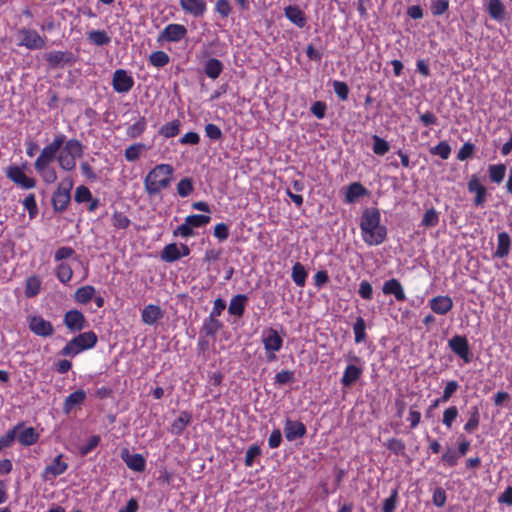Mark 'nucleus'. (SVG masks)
<instances>
[{
	"label": "nucleus",
	"mask_w": 512,
	"mask_h": 512,
	"mask_svg": "<svg viewBox=\"0 0 512 512\" xmlns=\"http://www.w3.org/2000/svg\"><path fill=\"white\" fill-rule=\"evenodd\" d=\"M359 227L361 238L368 246H379L387 239L388 230L381 224V213L378 208H366L360 217Z\"/></svg>",
	"instance_id": "obj_1"
},
{
	"label": "nucleus",
	"mask_w": 512,
	"mask_h": 512,
	"mask_svg": "<svg viewBox=\"0 0 512 512\" xmlns=\"http://www.w3.org/2000/svg\"><path fill=\"white\" fill-rule=\"evenodd\" d=\"M174 167L168 163L155 165L143 180L144 190L148 196H156L169 188L174 178Z\"/></svg>",
	"instance_id": "obj_2"
},
{
	"label": "nucleus",
	"mask_w": 512,
	"mask_h": 512,
	"mask_svg": "<svg viewBox=\"0 0 512 512\" xmlns=\"http://www.w3.org/2000/svg\"><path fill=\"white\" fill-rule=\"evenodd\" d=\"M74 182L70 176L63 178L53 192L51 203L55 212H64L71 201Z\"/></svg>",
	"instance_id": "obj_3"
},
{
	"label": "nucleus",
	"mask_w": 512,
	"mask_h": 512,
	"mask_svg": "<svg viewBox=\"0 0 512 512\" xmlns=\"http://www.w3.org/2000/svg\"><path fill=\"white\" fill-rule=\"evenodd\" d=\"M65 140L66 136L64 134L56 135L53 141L41 150L40 155L34 163L35 170H42L46 166L51 165V163L57 159V153Z\"/></svg>",
	"instance_id": "obj_4"
},
{
	"label": "nucleus",
	"mask_w": 512,
	"mask_h": 512,
	"mask_svg": "<svg viewBox=\"0 0 512 512\" xmlns=\"http://www.w3.org/2000/svg\"><path fill=\"white\" fill-rule=\"evenodd\" d=\"M261 342L264 346L267 361H275L277 359L276 353L279 352L283 347L282 336L276 329L269 327L263 330Z\"/></svg>",
	"instance_id": "obj_5"
},
{
	"label": "nucleus",
	"mask_w": 512,
	"mask_h": 512,
	"mask_svg": "<svg viewBox=\"0 0 512 512\" xmlns=\"http://www.w3.org/2000/svg\"><path fill=\"white\" fill-rule=\"evenodd\" d=\"M19 42L17 46L25 47L29 50H41L46 46V37L41 36L37 30L22 27L17 32Z\"/></svg>",
	"instance_id": "obj_6"
},
{
	"label": "nucleus",
	"mask_w": 512,
	"mask_h": 512,
	"mask_svg": "<svg viewBox=\"0 0 512 512\" xmlns=\"http://www.w3.org/2000/svg\"><path fill=\"white\" fill-rule=\"evenodd\" d=\"M26 320L29 330L36 336L48 338L55 333L52 323L41 315H29Z\"/></svg>",
	"instance_id": "obj_7"
},
{
	"label": "nucleus",
	"mask_w": 512,
	"mask_h": 512,
	"mask_svg": "<svg viewBox=\"0 0 512 512\" xmlns=\"http://www.w3.org/2000/svg\"><path fill=\"white\" fill-rule=\"evenodd\" d=\"M6 177L22 189H33L36 187V180L28 177L23 168L17 165H10L5 170Z\"/></svg>",
	"instance_id": "obj_8"
},
{
	"label": "nucleus",
	"mask_w": 512,
	"mask_h": 512,
	"mask_svg": "<svg viewBox=\"0 0 512 512\" xmlns=\"http://www.w3.org/2000/svg\"><path fill=\"white\" fill-rule=\"evenodd\" d=\"M448 347L457 355L464 363H470L472 360V353L470 351L469 342L464 335H454L448 341Z\"/></svg>",
	"instance_id": "obj_9"
},
{
	"label": "nucleus",
	"mask_w": 512,
	"mask_h": 512,
	"mask_svg": "<svg viewBox=\"0 0 512 512\" xmlns=\"http://www.w3.org/2000/svg\"><path fill=\"white\" fill-rule=\"evenodd\" d=\"M187 35V29L182 24L171 23L168 24L158 35L157 41L159 43L169 42L176 43L181 41Z\"/></svg>",
	"instance_id": "obj_10"
},
{
	"label": "nucleus",
	"mask_w": 512,
	"mask_h": 512,
	"mask_svg": "<svg viewBox=\"0 0 512 512\" xmlns=\"http://www.w3.org/2000/svg\"><path fill=\"white\" fill-rule=\"evenodd\" d=\"M134 78L125 69H116L112 75L113 90L120 94L128 93L134 86Z\"/></svg>",
	"instance_id": "obj_11"
},
{
	"label": "nucleus",
	"mask_w": 512,
	"mask_h": 512,
	"mask_svg": "<svg viewBox=\"0 0 512 512\" xmlns=\"http://www.w3.org/2000/svg\"><path fill=\"white\" fill-rule=\"evenodd\" d=\"M467 190L469 193L475 194L473 204L476 207H483L486 202L487 189L480 182L477 175H472L467 183Z\"/></svg>",
	"instance_id": "obj_12"
},
{
	"label": "nucleus",
	"mask_w": 512,
	"mask_h": 512,
	"mask_svg": "<svg viewBox=\"0 0 512 512\" xmlns=\"http://www.w3.org/2000/svg\"><path fill=\"white\" fill-rule=\"evenodd\" d=\"M63 323L69 331L78 332L86 327L87 321L81 311L73 309L64 314Z\"/></svg>",
	"instance_id": "obj_13"
},
{
	"label": "nucleus",
	"mask_w": 512,
	"mask_h": 512,
	"mask_svg": "<svg viewBox=\"0 0 512 512\" xmlns=\"http://www.w3.org/2000/svg\"><path fill=\"white\" fill-rule=\"evenodd\" d=\"M428 304L432 312L438 315H446L454 306L452 298L448 295L434 296Z\"/></svg>",
	"instance_id": "obj_14"
},
{
	"label": "nucleus",
	"mask_w": 512,
	"mask_h": 512,
	"mask_svg": "<svg viewBox=\"0 0 512 512\" xmlns=\"http://www.w3.org/2000/svg\"><path fill=\"white\" fill-rule=\"evenodd\" d=\"M307 428L304 423L289 418L285 421L284 435L288 441H294L305 436Z\"/></svg>",
	"instance_id": "obj_15"
},
{
	"label": "nucleus",
	"mask_w": 512,
	"mask_h": 512,
	"mask_svg": "<svg viewBox=\"0 0 512 512\" xmlns=\"http://www.w3.org/2000/svg\"><path fill=\"white\" fill-rule=\"evenodd\" d=\"M363 371L364 369L361 365L347 364L340 379L342 386L346 388L351 387L362 377Z\"/></svg>",
	"instance_id": "obj_16"
},
{
	"label": "nucleus",
	"mask_w": 512,
	"mask_h": 512,
	"mask_svg": "<svg viewBox=\"0 0 512 512\" xmlns=\"http://www.w3.org/2000/svg\"><path fill=\"white\" fill-rule=\"evenodd\" d=\"M179 4L182 10L195 18L202 17L207 10L205 0H180Z\"/></svg>",
	"instance_id": "obj_17"
},
{
	"label": "nucleus",
	"mask_w": 512,
	"mask_h": 512,
	"mask_svg": "<svg viewBox=\"0 0 512 512\" xmlns=\"http://www.w3.org/2000/svg\"><path fill=\"white\" fill-rule=\"evenodd\" d=\"M68 468V464L63 461V455L60 454L54 458L51 464L47 465L43 471V478L45 480L54 479L62 475Z\"/></svg>",
	"instance_id": "obj_18"
},
{
	"label": "nucleus",
	"mask_w": 512,
	"mask_h": 512,
	"mask_svg": "<svg viewBox=\"0 0 512 512\" xmlns=\"http://www.w3.org/2000/svg\"><path fill=\"white\" fill-rule=\"evenodd\" d=\"M382 292L385 295H393L399 302L406 300V294L401 282L396 278H391L384 282Z\"/></svg>",
	"instance_id": "obj_19"
},
{
	"label": "nucleus",
	"mask_w": 512,
	"mask_h": 512,
	"mask_svg": "<svg viewBox=\"0 0 512 512\" xmlns=\"http://www.w3.org/2000/svg\"><path fill=\"white\" fill-rule=\"evenodd\" d=\"M122 459L127 467L135 472H143L146 468V460L139 453L130 454L128 449L122 452Z\"/></svg>",
	"instance_id": "obj_20"
},
{
	"label": "nucleus",
	"mask_w": 512,
	"mask_h": 512,
	"mask_svg": "<svg viewBox=\"0 0 512 512\" xmlns=\"http://www.w3.org/2000/svg\"><path fill=\"white\" fill-rule=\"evenodd\" d=\"M164 313L159 305L148 304L141 311V320L146 325H154L162 319Z\"/></svg>",
	"instance_id": "obj_21"
},
{
	"label": "nucleus",
	"mask_w": 512,
	"mask_h": 512,
	"mask_svg": "<svg viewBox=\"0 0 512 512\" xmlns=\"http://www.w3.org/2000/svg\"><path fill=\"white\" fill-rule=\"evenodd\" d=\"M16 439L22 446H32L39 439V433L33 427H26L23 423V427L17 430Z\"/></svg>",
	"instance_id": "obj_22"
},
{
	"label": "nucleus",
	"mask_w": 512,
	"mask_h": 512,
	"mask_svg": "<svg viewBox=\"0 0 512 512\" xmlns=\"http://www.w3.org/2000/svg\"><path fill=\"white\" fill-rule=\"evenodd\" d=\"M44 58L51 68H57L72 62V54L66 51H52L46 53Z\"/></svg>",
	"instance_id": "obj_23"
},
{
	"label": "nucleus",
	"mask_w": 512,
	"mask_h": 512,
	"mask_svg": "<svg viewBox=\"0 0 512 512\" xmlns=\"http://www.w3.org/2000/svg\"><path fill=\"white\" fill-rule=\"evenodd\" d=\"M284 12L286 18L298 28H303L307 24L305 13L298 6L289 5Z\"/></svg>",
	"instance_id": "obj_24"
},
{
	"label": "nucleus",
	"mask_w": 512,
	"mask_h": 512,
	"mask_svg": "<svg viewBox=\"0 0 512 512\" xmlns=\"http://www.w3.org/2000/svg\"><path fill=\"white\" fill-rule=\"evenodd\" d=\"M86 399V392L82 389H78L69 394L63 403V411L69 414L75 406L81 405Z\"/></svg>",
	"instance_id": "obj_25"
},
{
	"label": "nucleus",
	"mask_w": 512,
	"mask_h": 512,
	"mask_svg": "<svg viewBox=\"0 0 512 512\" xmlns=\"http://www.w3.org/2000/svg\"><path fill=\"white\" fill-rule=\"evenodd\" d=\"M192 415L190 412L182 411L179 416L171 423L170 431L173 435L180 436L186 427L191 423Z\"/></svg>",
	"instance_id": "obj_26"
},
{
	"label": "nucleus",
	"mask_w": 512,
	"mask_h": 512,
	"mask_svg": "<svg viewBox=\"0 0 512 512\" xmlns=\"http://www.w3.org/2000/svg\"><path fill=\"white\" fill-rule=\"evenodd\" d=\"M367 194L368 190L360 182H353L346 189L345 202L348 204L354 203L358 198Z\"/></svg>",
	"instance_id": "obj_27"
},
{
	"label": "nucleus",
	"mask_w": 512,
	"mask_h": 512,
	"mask_svg": "<svg viewBox=\"0 0 512 512\" xmlns=\"http://www.w3.org/2000/svg\"><path fill=\"white\" fill-rule=\"evenodd\" d=\"M248 297L245 294H237L230 300L228 312L231 315L241 317L245 312V305Z\"/></svg>",
	"instance_id": "obj_28"
},
{
	"label": "nucleus",
	"mask_w": 512,
	"mask_h": 512,
	"mask_svg": "<svg viewBox=\"0 0 512 512\" xmlns=\"http://www.w3.org/2000/svg\"><path fill=\"white\" fill-rule=\"evenodd\" d=\"M511 247V239L507 232H500L497 235V248L494 257L505 258L508 256Z\"/></svg>",
	"instance_id": "obj_29"
},
{
	"label": "nucleus",
	"mask_w": 512,
	"mask_h": 512,
	"mask_svg": "<svg viewBox=\"0 0 512 512\" xmlns=\"http://www.w3.org/2000/svg\"><path fill=\"white\" fill-rule=\"evenodd\" d=\"M487 12L497 22H502L506 18V9L501 0H489Z\"/></svg>",
	"instance_id": "obj_30"
},
{
	"label": "nucleus",
	"mask_w": 512,
	"mask_h": 512,
	"mask_svg": "<svg viewBox=\"0 0 512 512\" xmlns=\"http://www.w3.org/2000/svg\"><path fill=\"white\" fill-rule=\"evenodd\" d=\"M222 328L223 323L218 318L208 316L203 322L201 333H204L207 337L214 338Z\"/></svg>",
	"instance_id": "obj_31"
},
{
	"label": "nucleus",
	"mask_w": 512,
	"mask_h": 512,
	"mask_svg": "<svg viewBox=\"0 0 512 512\" xmlns=\"http://www.w3.org/2000/svg\"><path fill=\"white\" fill-rule=\"evenodd\" d=\"M480 425V411L478 406H471L468 411V420L463 426L466 433H474Z\"/></svg>",
	"instance_id": "obj_32"
},
{
	"label": "nucleus",
	"mask_w": 512,
	"mask_h": 512,
	"mask_svg": "<svg viewBox=\"0 0 512 512\" xmlns=\"http://www.w3.org/2000/svg\"><path fill=\"white\" fill-rule=\"evenodd\" d=\"M96 294V289L92 285L79 287L74 293V300L80 304H87Z\"/></svg>",
	"instance_id": "obj_33"
},
{
	"label": "nucleus",
	"mask_w": 512,
	"mask_h": 512,
	"mask_svg": "<svg viewBox=\"0 0 512 512\" xmlns=\"http://www.w3.org/2000/svg\"><path fill=\"white\" fill-rule=\"evenodd\" d=\"M147 128V121L144 116L138 117V119L132 125L126 129V136L130 139H137L143 135Z\"/></svg>",
	"instance_id": "obj_34"
},
{
	"label": "nucleus",
	"mask_w": 512,
	"mask_h": 512,
	"mask_svg": "<svg viewBox=\"0 0 512 512\" xmlns=\"http://www.w3.org/2000/svg\"><path fill=\"white\" fill-rule=\"evenodd\" d=\"M506 165L503 163L488 165V176L492 183L500 184L503 182L506 175Z\"/></svg>",
	"instance_id": "obj_35"
},
{
	"label": "nucleus",
	"mask_w": 512,
	"mask_h": 512,
	"mask_svg": "<svg viewBox=\"0 0 512 512\" xmlns=\"http://www.w3.org/2000/svg\"><path fill=\"white\" fill-rule=\"evenodd\" d=\"M223 69V63L216 58L208 59L204 65V72L207 75V77L211 79L218 78L222 73Z\"/></svg>",
	"instance_id": "obj_36"
},
{
	"label": "nucleus",
	"mask_w": 512,
	"mask_h": 512,
	"mask_svg": "<svg viewBox=\"0 0 512 512\" xmlns=\"http://www.w3.org/2000/svg\"><path fill=\"white\" fill-rule=\"evenodd\" d=\"M181 122L178 119L172 120L163 124L159 130L158 134L166 139L173 138L180 133Z\"/></svg>",
	"instance_id": "obj_37"
},
{
	"label": "nucleus",
	"mask_w": 512,
	"mask_h": 512,
	"mask_svg": "<svg viewBox=\"0 0 512 512\" xmlns=\"http://www.w3.org/2000/svg\"><path fill=\"white\" fill-rule=\"evenodd\" d=\"M74 338L84 351L93 348L98 341V337L94 331L80 333Z\"/></svg>",
	"instance_id": "obj_38"
},
{
	"label": "nucleus",
	"mask_w": 512,
	"mask_h": 512,
	"mask_svg": "<svg viewBox=\"0 0 512 512\" xmlns=\"http://www.w3.org/2000/svg\"><path fill=\"white\" fill-rule=\"evenodd\" d=\"M41 291V280L38 276L32 275L26 279L24 294L27 298L37 296Z\"/></svg>",
	"instance_id": "obj_39"
},
{
	"label": "nucleus",
	"mask_w": 512,
	"mask_h": 512,
	"mask_svg": "<svg viewBox=\"0 0 512 512\" xmlns=\"http://www.w3.org/2000/svg\"><path fill=\"white\" fill-rule=\"evenodd\" d=\"M148 149H149V147L146 146L142 142L134 143L125 149V152H124L125 159L128 162H135L140 158L141 153Z\"/></svg>",
	"instance_id": "obj_40"
},
{
	"label": "nucleus",
	"mask_w": 512,
	"mask_h": 512,
	"mask_svg": "<svg viewBox=\"0 0 512 512\" xmlns=\"http://www.w3.org/2000/svg\"><path fill=\"white\" fill-rule=\"evenodd\" d=\"M181 258L180 249L176 243L167 244L161 251V259L164 262L172 263Z\"/></svg>",
	"instance_id": "obj_41"
},
{
	"label": "nucleus",
	"mask_w": 512,
	"mask_h": 512,
	"mask_svg": "<svg viewBox=\"0 0 512 512\" xmlns=\"http://www.w3.org/2000/svg\"><path fill=\"white\" fill-rule=\"evenodd\" d=\"M307 275L305 267L300 262H296L292 266L291 278L298 287L305 286Z\"/></svg>",
	"instance_id": "obj_42"
},
{
	"label": "nucleus",
	"mask_w": 512,
	"mask_h": 512,
	"mask_svg": "<svg viewBox=\"0 0 512 512\" xmlns=\"http://www.w3.org/2000/svg\"><path fill=\"white\" fill-rule=\"evenodd\" d=\"M88 40L96 46H106L111 42V37L105 30H92L88 33Z\"/></svg>",
	"instance_id": "obj_43"
},
{
	"label": "nucleus",
	"mask_w": 512,
	"mask_h": 512,
	"mask_svg": "<svg viewBox=\"0 0 512 512\" xmlns=\"http://www.w3.org/2000/svg\"><path fill=\"white\" fill-rule=\"evenodd\" d=\"M62 151L79 158L83 155L84 146L78 139L72 138L64 141Z\"/></svg>",
	"instance_id": "obj_44"
},
{
	"label": "nucleus",
	"mask_w": 512,
	"mask_h": 512,
	"mask_svg": "<svg viewBox=\"0 0 512 512\" xmlns=\"http://www.w3.org/2000/svg\"><path fill=\"white\" fill-rule=\"evenodd\" d=\"M23 427V422L16 424L13 428L9 429L2 437H0V452L13 445L17 430Z\"/></svg>",
	"instance_id": "obj_45"
},
{
	"label": "nucleus",
	"mask_w": 512,
	"mask_h": 512,
	"mask_svg": "<svg viewBox=\"0 0 512 512\" xmlns=\"http://www.w3.org/2000/svg\"><path fill=\"white\" fill-rule=\"evenodd\" d=\"M56 277L61 283L67 284L73 277L72 267L66 262L59 263L56 267Z\"/></svg>",
	"instance_id": "obj_46"
},
{
	"label": "nucleus",
	"mask_w": 512,
	"mask_h": 512,
	"mask_svg": "<svg viewBox=\"0 0 512 512\" xmlns=\"http://www.w3.org/2000/svg\"><path fill=\"white\" fill-rule=\"evenodd\" d=\"M458 416H459V410H458L457 406H455V405L449 406L443 411L442 424L448 430H450L453 426V423L458 418Z\"/></svg>",
	"instance_id": "obj_47"
},
{
	"label": "nucleus",
	"mask_w": 512,
	"mask_h": 512,
	"mask_svg": "<svg viewBox=\"0 0 512 512\" xmlns=\"http://www.w3.org/2000/svg\"><path fill=\"white\" fill-rule=\"evenodd\" d=\"M76 158L73 155L67 154L66 152L61 151L57 156V162L61 169L65 171H72L76 167Z\"/></svg>",
	"instance_id": "obj_48"
},
{
	"label": "nucleus",
	"mask_w": 512,
	"mask_h": 512,
	"mask_svg": "<svg viewBox=\"0 0 512 512\" xmlns=\"http://www.w3.org/2000/svg\"><path fill=\"white\" fill-rule=\"evenodd\" d=\"M354 340L356 344H360L366 339V323L362 317H357L353 324Z\"/></svg>",
	"instance_id": "obj_49"
},
{
	"label": "nucleus",
	"mask_w": 512,
	"mask_h": 512,
	"mask_svg": "<svg viewBox=\"0 0 512 512\" xmlns=\"http://www.w3.org/2000/svg\"><path fill=\"white\" fill-rule=\"evenodd\" d=\"M170 61L169 55L164 51H154L149 56V63L156 67V68H162L166 66Z\"/></svg>",
	"instance_id": "obj_50"
},
{
	"label": "nucleus",
	"mask_w": 512,
	"mask_h": 512,
	"mask_svg": "<svg viewBox=\"0 0 512 512\" xmlns=\"http://www.w3.org/2000/svg\"><path fill=\"white\" fill-rule=\"evenodd\" d=\"M385 447L397 456L404 455L406 449L404 441L398 438H389L385 442Z\"/></svg>",
	"instance_id": "obj_51"
},
{
	"label": "nucleus",
	"mask_w": 512,
	"mask_h": 512,
	"mask_svg": "<svg viewBox=\"0 0 512 512\" xmlns=\"http://www.w3.org/2000/svg\"><path fill=\"white\" fill-rule=\"evenodd\" d=\"M84 351L77 340L75 338H72L70 341L67 342V344L61 349L60 354L62 356H69V357H75L79 353Z\"/></svg>",
	"instance_id": "obj_52"
},
{
	"label": "nucleus",
	"mask_w": 512,
	"mask_h": 512,
	"mask_svg": "<svg viewBox=\"0 0 512 512\" xmlns=\"http://www.w3.org/2000/svg\"><path fill=\"white\" fill-rule=\"evenodd\" d=\"M372 139V150L376 155L383 156L389 151L390 145L385 139L381 138L378 135H373Z\"/></svg>",
	"instance_id": "obj_53"
},
{
	"label": "nucleus",
	"mask_w": 512,
	"mask_h": 512,
	"mask_svg": "<svg viewBox=\"0 0 512 512\" xmlns=\"http://www.w3.org/2000/svg\"><path fill=\"white\" fill-rule=\"evenodd\" d=\"M211 218L207 215L201 214H192L185 218V221L192 228H200L207 225L210 222Z\"/></svg>",
	"instance_id": "obj_54"
},
{
	"label": "nucleus",
	"mask_w": 512,
	"mask_h": 512,
	"mask_svg": "<svg viewBox=\"0 0 512 512\" xmlns=\"http://www.w3.org/2000/svg\"><path fill=\"white\" fill-rule=\"evenodd\" d=\"M177 193L180 197H187L193 192V182L189 177L182 178L177 184Z\"/></svg>",
	"instance_id": "obj_55"
},
{
	"label": "nucleus",
	"mask_w": 512,
	"mask_h": 512,
	"mask_svg": "<svg viewBox=\"0 0 512 512\" xmlns=\"http://www.w3.org/2000/svg\"><path fill=\"white\" fill-rule=\"evenodd\" d=\"M131 224L130 219L122 212L115 211L112 214V225L116 229H127Z\"/></svg>",
	"instance_id": "obj_56"
},
{
	"label": "nucleus",
	"mask_w": 512,
	"mask_h": 512,
	"mask_svg": "<svg viewBox=\"0 0 512 512\" xmlns=\"http://www.w3.org/2000/svg\"><path fill=\"white\" fill-rule=\"evenodd\" d=\"M459 458L460 456L457 451L452 447H448L442 454L441 461L449 467H454L458 464Z\"/></svg>",
	"instance_id": "obj_57"
},
{
	"label": "nucleus",
	"mask_w": 512,
	"mask_h": 512,
	"mask_svg": "<svg viewBox=\"0 0 512 512\" xmlns=\"http://www.w3.org/2000/svg\"><path fill=\"white\" fill-rule=\"evenodd\" d=\"M424 227H435L439 223V214L434 208L426 210L422 218Z\"/></svg>",
	"instance_id": "obj_58"
},
{
	"label": "nucleus",
	"mask_w": 512,
	"mask_h": 512,
	"mask_svg": "<svg viewBox=\"0 0 512 512\" xmlns=\"http://www.w3.org/2000/svg\"><path fill=\"white\" fill-rule=\"evenodd\" d=\"M431 154L438 155L441 159L446 160L451 154V147L446 141L439 142L435 147L431 148Z\"/></svg>",
	"instance_id": "obj_59"
},
{
	"label": "nucleus",
	"mask_w": 512,
	"mask_h": 512,
	"mask_svg": "<svg viewBox=\"0 0 512 512\" xmlns=\"http://www.w3.org/2000/svg\"><path fill=\"white\" fill-rule=\"evenodd\" d=\"M23 207L28 211L29 217L34 218L38 213V207L36 202V197L33 193L27 195L23 202Z\"/></svg>",
	"instance_id": "obj_60"
},
{
	"label": "nucleus",
	"mask_w": 512,
	"mask_h": 512,
	"mask_svg": "<svg viewBox=\"0 0 512 512\" xmlns=\"http://www.w3.org/2000/svg\"><path fill=\"white\" fill-rule=\"evenodd\" d=\"M459 389V384L455 380H450L446 383L442 395L441 400L442 402L446 403L450 400V398L456 393V391Z\"/></svg>",
	"instance_id": "obj_61"
},
{
	"label": "nucleus",
	"mask_w": 512,
	"mask_h": 512,
	"mask_svg": "<svg viewBox=\"0 0 512 512\" xmlns=\"http://www.w3.org/2000/svg\"><path fill=\"white\" fill-rule=\"evenodd\" d=\"M74 200L77 203H84L92 200V193L88 187L80 185L76 188Z\"/></svg>",
	"instance_id": "obj_62"
},
{
	"label": "nucleus",
	"mask_w": 512,
	"mask_h": 512,
	"mask_svg": "<svg viewBox=\"0 0 512 512\" xmlns=\"http://www.w3.org/2000/svg\"><path fill=\"white\" fill-rule=\"evenodd\" d=\"M333 90L337 97L345 101L349 96V87L346 82L335 80L333 82Z\"/></svg>",
	"instance_id": "obj_63"
},
{
	"label": "nucleus",
	"mask_w": 512,
	"mask_h": 512,
	"mask_svg": "<svg viewBox=\"0 0 512 512\" xmlns=\"http://www.w3.org/2000/svg\"><path fill=\"white\" fill-rule=\"evenodd\" d=\"M37 173L42 178L43 182L46 184H52L57 180V173L53 167L46 166L42 170H36Z\"/></svg>",
	"instance_id": "obj_64"
}]
</instances>
